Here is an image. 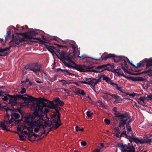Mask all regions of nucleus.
Returning a JSON list of instances; mask_svg holds the SVG:
<instances>
[{
  "instance_id": "7c9ffc66",
  "label": "nucleus",
  "mask_w": 152,
  "mask_h": 152,
  "mask_svg": "<svg viewBox=\"0 0 152 152\" xmlns=\"http://www.w3.org/2000/svg\"><path fill=\"white\" fill-rule=\"evenodd\" d=\"M9 95H11L10 94H6L4 97L2 98V100L4 101L7 100L9 98H10V96Z\"/></svg>"
},
{
  "instance_id": "9d476101",
  "label": "nucleus",
  "mask_w": 152,
  "mask_h": 152,
  "mask_svg": "<svg viewBox=\"0 0 152 152\" xmlns=\"http://www.w3.org/2000/svg\"><path fill=\"white\" fill-rule=\"evenodd\" d=\"M38 34L37 33L34 31H31L28 33H24V36L26 37V39H34L38 40L39 41L41 42H44L41 40L40 38L38 37H34Z\"/></svg>"
},
{
  "instance_id": "0e129e2a",
  "label": "nucleus",
  "mask_w": 152,
  "mask_h": 152,
  "mask_svg": "<svg viewBox=\"0 0 152 152\" xmlns=\"http://www.w3.org/2000/svg\"><path fill=\"white\" fill-rule=\"evenodd\" d=\"M10 31H7V33L6 34V37H9L10 36Z\"/></svg>"
},
{
  "instance_id": "4468645a",
  "label": "nucleus",
  "mask_w": 152,
  "mask_h": 152,
  "mask_svg": "<svg viewBox=\"0 0 152 152\" xmlns=\"http://www.w3.org/2000/svg\"><path fill=\"white\" fill-rule=\"evenodd\" d=\"M129 62L130 63V64L133 67L134 69H137L138 68L142 66H143L145 63V60H142L140 61L139 63L137 64V66H136L134 64L131 63L128 60Z\"/></svg>"
},
{
  "instance_id": "69168bd1",
  "label": "nucleus",
  "mask_w": 152,
  "mask_h": 152,
  "mask_svg": "<svg viewBox=\"0 0 152 152\" xmlns=\"http://www.w3.org/2000/svg\"><path fill=\"white\" fill-rule=\"evenodd\" d=\"M140 101H141L143 102V103H144V99L142 97H141L139 99Z\"/></svg>"
},
{
  "instance_id": "4be33fe9",
  "label": "nucleus",
  "mask_w": 152,
  "mask_h": 152,
  "mask_svg": "<svg viewBox=\"0 0 152 152\" xmlns=\"http://www.w3.org/2000/svg\"><path fill=\"white\" fill-rule=\"evenodd\" d=\"M54 101L55 102L57 103L58 105L59 104L61 106H63L64 104V102L61 100H60L59 97H57L56 99H55Z\"/></svg>"
},
{
  "instance_id": "bf43d9fd",
  "label": "nucleus",
  "mask_w": 152,
  "mask_h": 152,
  "mask_svg": "<svg viewBox=\"0 0 152 152\" xmlns=\"http://www.w3.org/2000/svg\"><path fill=\"white\" fill-rule=\"evenodd\" d=\"M114 129L115 130V131H120L119 128L118 127H114Z\"/></svg>"
},
{
  "instance_id": "c9c22d12",
  "label": "nucleus",
  "mask_w": 152,
  "mask_h": 152,
  "mask_svg": "<svg viewBox=\"0 0 152 152\" xmlns=\"http://www.w3.org/2000/svg\"><path fill=\"white\" fill-rule=\"evenodd\" d=\"M135 137H132L130 136H128V137L127 138L129 140V141L131 142H134V138Z\"/></svg>"
},
{
  "instance_id": "2eb2a0df",
  "label": "nucleus",
  "mask_w": 152,
  "mask_h": 152,
  "mask_svg": "<svg viewBox=\"0 0 152 152\" xmlns=\"http://www.w3.org/2000/svg\"><path fill=\"white\" fill-rule=\"evenodd\" d=\"M57 71L58 72H60L63 73V74L65 76H66L67 75H68L71 76H73L74 74L69 72V70H67L66 69H62L61 68H57L56 69Z\"/></svg>"
},
{
  "instance_id": "aec40b11",
  "label": "nucleus",
  "mask_w": 152,
  "mask_h": 152,
  "mask_svg": "<svg viewBox=\"0 0 152 152\" xmlns=\"http://www.w3.org/2000/svg\"><path fill=\"white\" fill-rule=\"evenodd\" d=\"M146 65L147 68L152 66V58L145 59Z\"/></svg>"
},
{
  "instance_id": "9b49d317",
  "label": "nucleus",
  "mask_w": 152,
  "mask_h": 152,
  "mask_svg": "<svg viewBox=\"0 0 152 152\" xmlns=\"http://www.w3.org/2000/svg\"><path fill=\"white\" fill-rule=\"evenodd\" d=\"M46 118H47V121L48 122H47L46 121H45V124L46 125L50 126V127L51 126V125H52V126L51 127H50V130L48 131L46 133H45V131L43 133H42V134H46L47 135L49 133L50 131H52V130H53L56 129H55V124H52V120H50H50H49V118H48L47 117Z\"/></svg>"
},
{
  "instance_id": "603ef678",
  "label": "nucleus",
  "mask_w": 152,
  "mask_h": 152,
  "mask_svg": "<svg viewBox=\"0 0 152 152\" xmlns=\"http://www.w3.org/2000/svg\"><path fill=\"white\" fill-rule=\"evenodd\" d=\"M134 142H136V143H139V139L136 137H134Z\"/></svg>"
},
{
  "instance_id": "5fc2aeb1",
  "label": "nucleus",
  "mask_w": 152,
  "mask_h": 152,
  "mask_svg": "<svg viewBox=\"0 0 152 152\" xmlns=\"http://www.w3.org/2000/svg\"><path fill=\"white\" fill-rule=\"evenodd\" d=\"M136 94H135L134 93H133L132 94H129V93H126V95H129L130 96H132L133 97H134L135 96V95Z\"/></svg>"
},
{
  "instance_id": "cd10ccee",
  "label": "nucleus",
  "mask_w": 152,
  "mask_h": 152,
  "mask_svg": "<svg viewBox=\"0 0 152 152\" xmlns=\"http://www.w3.org/2000/svg\"><path fill=\"white\" fill-rule=\"evenodd\" d=\"M102 76H102V75H101L97 79L94 78L95 80H94V82L95 86L97 84L98 82H100L101 81V78H102Z\"/></svg>"
},
{
  "instance_id": "c03bdc74",
  "label": "nucleus",
  "mask_w": 152,
  "mask_h": 152,
  "mask_svg": "<svg viewBox=\"0 0 152 152\" xmlns=\"http://www.w3.org/2000/svg\"><path fill=\"white\" fill-rule=\"evenodd\" d=\"M21 89H22V90L20 91V92L21 94H23L26 92V90L25 88L22 87L21 88Z\"/></svg>"
},
{
  "instance_id": "79ce46f5",
  "label": "nucleus",
  "mask_w": 152,
  "mask_h": 152,
  "mask_svg": "<svg viewBox=\"0 0 152 152\" xmlns=\"http://www.w3.org/2000/svg\"><path fill=\"white\" fill-rule=\"evenodd\" d=\"M117 107H114L113 108V111L115 112V113H114V115H115V113H116V114L117 113V114H118V113L121 114V113H120V112H118V111L117 110ZM122 113H122L121 114H122Z\"/></svg>"
},
{
  "instance_id": "de8ad7c7",
  "label": "nucleus",
  "mask_w": 152,
  "mask_h": 152,
  "mask_svg": "<svg viewBox=\"0 0 152 152\" xmlns=\"http://www.w3.org/2000/svg\"><path fill=\"white\" fill-rule=\"evenodd\" d=\"M139 143H140L141 144H142L144 143H145V139H141L140 140L139 139Z\"/></svg>"
},
{
  "instance_id": "dca6fc26",
  "label": "nucleus",
  "mask_w": 152,
  "mask_h": 152,
  "mask_svg": "<svg viewBox=\"0 0 152 152\" xmlns=\"http://www.w3.org/2000/svg\"><path fill=\"white\" fill-rule=\"evenodd\" d=\"M128 145L129 146L127 145L126 148L124 150V151H125V152H135L134 147L133 145H130V143H129Z\"/></svg>"
},
{
  "instance_id": "f03ea898",
  "label": "nucleus",
  "mask_w": 152,
  "mask_h": 152,
  "mask_svg": "<svg viewBox=\"0 0 152 152\" xmlns=\"http://www.w3.org/2000/svg\"><path fill=\"white\" fill-rule=\"evenodd\" d=\"M38 104L39 107L42 110L44 114H47L49 111L48 108L55 109L56 112L50 115V118L52 120L51 124H55V129H57L62 124L61 123L60 115L58 109H61L58 104L53 103L52 101H50L46 99L44 97H39Z\"/></svg>"
},
{
  "instance_id": "4c0bfd02",
  "label": "nucleus",
  "mask_w": 152,
  "mask_h": 152,
  "mask_svg": "<svg viewBox=\"0 0 152 152\" xmlns=\"http://www.w3.org/2000/svg\"><path fill=\"white\" fill-rule=\"evenodd\" d=\"M86 115L88 118H90L93 115V113L88 111L86 113Z\"/></svg>"
},
{
  "instance_id": "a18cd8bd",
  "label": "nucleus",
  "mask_w": 152,
  "mask_h": 152,
  "mask_svg": "<svg viewBox=\"0 0 152 152\" xmlns=\"http://www.w3.org/2000/svg\"><path fill=\"white\" fill-rule=\"evenodd\" d=\"M11 48V46H9L8 47H7L5 48H3V52L5 51H6L8 50H9Z\"/></svg>"
},
{
  "instance_id": "6ab92c4d",
  "label": "nucleus",
  "mask_w": 152,
  "mask_h": 152,
  "mask_svg": "<svg viewBox=\"0 0 152 152\" xmlns=\"http://www.w3.org/2000/svg\"><path fill=\"white\" fill-rule=\"evenodd\" d=\"M94 78H86L85 80L88 84L87 85H90L91 86H95L94 83Z\"/></svg>"
},
{
  "instance_id": "2f4dec72",
  "label": "nucleus",
  "mask_w": 152,
  "mask_h": 152,
  "mask_svg": "<svg viewBox=\"0 0 152 152\" xmlns=\"http://www.w3.org/2000/svg\"><path fill=\"white\" fill-rule=\"evenodd\" d=\"M126 131L123 132L120 135V138L123 137L124 135H125L126 138H127L128 136L126 134Z\"/></svg>"
},
{
  "instance_id": "f3484780",
  "label": "nucleus",
  "mask_w": 152,
  "mask_h": 152,
  "mask_svg": "<svg viewBox=\"0 0 152 152\" xmlns=\"http://www.w3.org/2000/svg\"><path fill=\"white\" fill-rule=\"evenodd\" d=\"M10 99L9 104L12 105H15L17 103L16 99L15 98V95H9Z\"/></svg>"
},
{
  "instance_id": "473e14b6",
  "label": "nucleus",
  "mask_w": 152,
  "mask_h": 152,
  "mask_svg": "<svg viewBox=\"0 0 152 152\" xmlns=\"http://www.w3.org/2000/svg\"><path fill=\"white\" fill-rule=\"evenodd\" d=\"M120 133V131H115L114 133V134L115 136L119 138L120 137L119 134Z\"/></svg>"
},
{
  "instance_id": "412c9836",
  "label": "nucleus",
  "mask_w": 152,
  "mask_h": 152,
  "mask_svg": "<svg viewBox=\"0 0 152 152\" xmlns=\"http://www.w3.org/2000/svg\"><path fill=\"white\" fill-rule=\"evenodd\" d=\"M7 112V116L8 120H9L10 118V115L11 113L13 111L12 109H10L9 107H7L5 109Z\"/></svg>"
},
{
  "instance_id": "774afa93",
  "label": "nucleus",
  "mask_w": 152,
  "mask_h": 152,
  "mask_svg": "<svg viewBox=\"0 0 152 152\" xmlns=\"http://www.w3.org/2000/svg\"><path fill=\"white\" fill-rule=\"evenodd\" d=\"M100 151L99 149H97L94 151L93 152H100Z\"/></svg>"
},
{
  "instance_id": "a19ab883",
  "label": "nucleus",
  "mask_w": 152,
  "mask_h": 152,
  "mask_svg": "<svg viewBox=\"0 0 152 152\" xmlns=\"http://www.w3.org/2000/svg\"><path fill=\"white\" fill-rule=\"evenodd\" d=\"M104 121L105 123L107 125L110 124V120L107 119H105Z\"/></svg>"
},
{
  "instance_id": "423d86ee",
  "label": "nucleus",
  "mask_w": 152,
  "mask_h": 152,
  "mask_svg": "<svg viewBox=\"0 0 152 152\" xmlns=\"http://www.w3.org/2000/svg\"><path fill=\"white\" fill-rule=\"evenodd\" d=\"M42 66V64L36 63L29 64L24 67L26 69L32 71L37 76H39V72H40V69Z\"/></svg>"
},
{
  "instance_id": "09e8293b",
  "label": "nucleus",
  "mask_w": 152,
  "mask_h": 152,
  "mask_svg": "<svg viewBox=\"0 0 152 152\" xmlns=\"http://www.w3.org/2000/svg\"><path fill=\"white\" fill-rule=\"evenodd\" d=\"M24 69H23L22 70V72H23V74L24 75L26 74L27 71H30V70L26 69L24 67Z\"/></svg>"
},
{
  "instance_id": "c85d7f7f",
  "label": "nucleus",
  "mask_w": 152,
  "mask_h": 152,
  "mask_svg": "<svg viewBox=\"0 0 152 152\" xmlns=\"http://www.w3.org/2000/svg\"><path fill=\"white\" fill-rule=\"evenodd\" d=\"M0 125L2 129L8 131V130L7 129L6 126L5 125L4 123L2 122L1 124H0Z\"/></svg>"
},
{
  "instance_id": "680f3d73",
  "label": "nucleus",
  "mask_w": 152,
  "mask_h": 152,
  "mask_svg": "<svg viewBox=\"0 0 152 152\" xmlns=\"http://www.w3.org/2000/svg\"><path fill=\"white\" fill-rule=\"evenodd\" d=\"M128 120L126 121V122H127V123H129L131 122V117H129V114H128Z\"/></svg>"
},
{
  "instance_id": "864d4df0",
  "label": "nucleus",
  "mask_w": 152,
  "mask_h": 152,
  "mask_svg": "<svg viewBox=\"0 0 152 152\" xmlns=\"http://www.w3.org/2000/svg\"><path fill=\"white\" fill-rule=\"evenodd\" d=\"M41 127H37L34 129V131L36 132H39V129Z\"/></svg>"
},
{
  "instance_id": "ddd939ff",
  "label": "nucleus",
  "mask_w": 152,
  "mask_h": 152,
  "mask_svg": "<svg viewBox=\"0 0 152 152\" xmlns=\"http://www.w3.org/2000/svg\"><path fill=\"white\" fill-rule=\"evenodd\" d=\"M12 39L17 43V45H18L20 44V42H21L26 40V39L24 36L23 38H21L19 36H14L12 37Z\"/></svg>"
},
{
  "instance_id": "8fccbe9b",
  "label": "nucleus",
  "mask_w": 152,
  "mask_h": 152,
  "mask_svg": "<svg viewBox=\"0 0 152 152\" xmlns=\"http://www.w3.org/2000/svg\"><path fill=\"white\" fill-rule=\"evenodd\" d=\"M20 140L21 141H24L25 140V139L23 138L24 136L22 134L19 135Z\"/></svg>"
},
{
  "instance_id": "6e6552de",
  "label": "nucleus",
  "mask_w": 152,
  "mask_h": 152,
  "mask_svg": "<svg viewBox=\"0 0 152 152\" xmlns=\"http://www.w3.org/2000/svg\"><path fill=\"white\" fill-rule=\"evenodd\" d=\"M15 111L13 110L10 114V116L11 117V119L8 121H5V123L6 124H11L12 123L15 121V119H17L19 118L20 115L15 113L16 112V110H18L19 112L21 114H22L20 108L17 107L16 109H15Z\"/></svg>"
},
{
  "instance_id": "7ed1b4c3",
  "label": "nucleus",
  "mask_w": 152,
  "mask_h": 152,
  "mask_svg": "<svg viewBox=\"0 0 152 152\" xmlns=\"http://www.w3.org/2000/svg\"><path fill=\"white\" fill-rule=\"evenodd\" d=\"M32 109L34 110V112L24 117L25 122L31 127V128H33L35 127L44 128V126L42 123V121H45L42 118L43 116L42 114H44L42 110H41L37 104L33 105Z\"/></svg>"
},
{
  "instance_id": "e2e57ef3",
  "label": "nucleus",
  "mask_w": 152,
  "mask_h": 152,
  "mask_svg": "<svg viewBox=\"0 0 152 152\" xmlns=\"http://www.w3.org/2000/svg\"><path fill=\"white\" fill-rule=\"evenodd\" d=\"M79 82L80 83H83V84H88V83H87V82H86V81H79Z\"/></svg>"
},
{
  "instance_id": "a878e982",
  "label": "nucleus",
  "mask_w": 152,
  "mask_h": 152,
  "mask_svg": "<svg viewBox=\"0 0 152 152\" xmlns=\"http://www.w3.org/2000/svg\"><path fill=\"white\" fill-rule=\"evenodd\" d=\"M102 79L103 80H105L106 82L109 83V82L111 80L110 78L107 76H105L104 75H102Z\"/></svg>"
},
{
  "instance_id": "13d9d810",
  "label": "nucleus",
  "mask_w": 152,
  "mask_h": 152,
  "mask_svg": "<svg viewBox=\"0 0 152 152\" xmlns=\"http://www.w3.org/2000/svg\"><path fill=\"white\" fill-rule=\"evenodd\" d=\"M57 46H58V47H60V48H66L67 49V47L66 46H63L62 45H59L58 44H56Z\"/></svg>"
},
{
  "instance_id": "37998d69",
  "label": "nucleus",
  "mask_w": 152,
  "mask_h": 152,
  "mask_svg": "<svg viewBox=\"0 0 152 152\" xmlns=\"http://www.w3.org/2000/svg\"><path fill=\"white\" fill-rule=\"evenodd\" d=\"M147 97L148 99L147 100H152V94H150L149 95H147Z\"/></svg>"
},
{
  "instance_id": "3c124183",
  "label": "nucleus",
  "mask_w": 152,
  "mask_h": 152,
  "mask_svg": "<svg viewBox=\"0 0 152 152\" xmlns=\"http://www.w3.org/2000/svg\"><path fill=\"white\" fill-rule=\"evenodd\" d=\"M110 84L113 87H115V86H117L118 85V84L115 83L113 82H112L111 80H110Z\"/></svg>"
},
{
  "instance_id": "58836bf2",
  "label": "nucleus",
  "mask_w": 152,
  "mask_h": 152,
  "mask_svg": "<svg viewBox=\"0 0 152 152\" xmlns=\"http://www.w3.org/2000/svg\"><path fill=\"white\" fill-rule=\"evenodd\" d=\"M42 134H41V135H39V134H35L34 133H33L32 134H31V137L32 136H34L35 137H38L40 136H41Z\"/></svg>"
},
{
  "instance_id": "393cba45",
  "label": "nucleus",
  "mask_w": 152,
  "mask_h": 152,
  "mask_svg": "<svg viewBox=\"0 0 152 152\" xmlns=\"http://www.w3.org/2000/svg\"><path fill=\"white\" fill-rule=\"evenodd\" d=\"M77 50L78 51V55L77 56H76V57L77 56V57L79 58L80 60H83L85 58H87V56L85 54H83L82 55V56H79L80 53V50H79L77 49Z\"/></svg>"
},
{
  "instance_id": "bb28decb",
  "label": "nucleus",
  "mask_w": 152,
  "mask_h": 152,
  "mask_svg": "<svg viewBox=\"0 0 152 152\" xmlns=\"http://www.w3.org/2000/svg\"><path fill=\"white\" fill-rule=\"evenodd\" d=\"M17 44V43L13 39L11 40L8 43V45H9V46H11V48L15 45V44Z\"/></svg>"
},
{
  "instance_id": "39448f33",
  "label": "nucleus",
  "mask_w": 152,
  "mask_h": 152,
  "mask_svg": "<svg viewBox=\"0 0 152 152\" xmlns=\"http://www.w3.org/2000/svg\"><path fill=\"white\" fill-rule=\"evenodd\" d=\"M24 96H26L27 97L23 95L18 94L16 96H15V98L16 99H22L24 100L25 101H27L28 102V103H29V102L35 101L36 103L33 102L32 104V105L31 106V107H32V106L33 105L35 104H38V101H39V98H35L34 97L32 96H30L29 95H28L27 94H26L24 95Z\"/></svg>"
},
{
  "instance_id": "052dcab7",
  "label": "nucleus",
  "mask_w": 152,
  "mask_h": 152,
  "mask_svg": "<svg viewBox=\"0 0 152 152\" xmlns=\"http://www.w3.org/2000/svg\"><path fill=\"white\" fill-rule=\"evenodd\" d=\"M80 94H81L82 95H86V93L84 92V91L83 90H81Z\"/></svg>"
},
{
  "instance_id": "1a4fd4ad",
  "label": "nucleus",
  "mask_w": 152,
  "mask_h": 152,
  "mask_svg": "<svg viewBox=\"0 0 152 152\" xmlns=\"http://www.w3.org/2000/svg\"><path fill=\"white\" fill-rule=\"evenodd\" d=\"M107 58H113V60L115 63L118 62L120 61L121 59L120 57L116 56L115 54L111 53L107 54L103 57L96 58L95 59L97 60H102L103 59L106 60Z\"/></svg>"
},
{
  "instance_id": "72a5a7b5",
  "label": "nucleus",
  "mask_w": 152,
  "mask_h": 152,
  "mask_svg": "<svg viewBox=\"0 0 152 152\" xmlns=\"http://www.w3.org/2000/svg\"><path fill=\"white\" fill-rule=\"evenodd\" d=\"M152 140L151 139H149L148 138H147L146 139H145V143H150Z\"/></svg>"
},
{
  "instance_id": "20e7f679",
  "label": "nucleus",
  "mask_w": 152,
  "mask_h": 152,
  "mask_svg": "<svg viewBox=\"0 0 152 152\" xmlns=\"http://www.w3.org/2000/svg\"><path fill=\"white\" fill-rule=\"evenodd\" d=\"M112 72L113 73H117L118 76L120 77L121 75L123 76L124 77L128 78L134 81H140L143 82L145 81L146 80L145 78H144L142 77H127L123 74L122 70L121 68L114 69L112 71Z\"/></svg>"
},
{
  "instance_id": "b1692460",
  "label": "nucleus",
  "mask_w": 152,
  "mask_h": 152,
  "mask_svg": "<svg viewBox=\"0 0 152 152\" xmlns=\"http://www.w3.org/2000/svg\"><path fill=\"white\" fill-rule=\"evenodd\" d=\"M118 147L120 149L121 151H123L126 148L127 145L126 144L124 145L123 143H119L117 144Z\"/></svg>"
},
{
  "instance_id": "f257e3e1",
  "label": "nucleus",
  "mask_w": 152,
  "mask_h": 152,
  "mask_svg": "<svg viewBox=\"0 0 152 152\" xmlns=\"http://www.w3.org/2000/svg\"><path fill=\"white\" fill-rule=\"evenodd\" d=\"M70 47L73 49L72 52L68 53L64 51L58 52L61 58L64 65L70 69H75L80 72H102L104 70L110 71V70L107 66L110 64H103L101 66H86L85 65H78L74 61L77 52L75 49V46L72 44L70 45Z\"/></svg>"
},
{
  "instance_id": "f8f14e48",
  "label": "nucleus",
  "mask_w": 152,
  "mask_h": 152,
  "mask_svg": "<svg viewBox=\"0 0 152 152\" xmlns=\"http://www.w3.org/2000/svg\"><path fill=\"white\" fill-rule=\"evenodd\" d=\"M45 46L46 48L52 53L53 55H54V54H55L56 56H57V55L56 54V52L55 51V50H56V52L58 53V52H60L61 51L60 50H58L56 49V47L54 46H50L46 45H45Z\"/></svg>"
},
{
  "instance_id": "4d7b16f0",
  "label": "nucleus",
  "mask_w": 152,
  "mask_h": 152,
  "mask_svg": "<svg viewBox=\"0 0 152 152\" xmlns=\"http://www.w3.org/2000/svg\"><path fill=\"white\" fill-rule=\"evenodd\" d=\"M127 128V132L128 133H129V132L132 131V129L131 127V126H129V127Z\"/></svg>"
},
{
  "instance_id": "5701e85b",
  "label": "nucleus",
  "mask_w": 152,
  "mask_h": 152,
  "mask_svg": "<svg viewBox=\"0 0 152 152\" xmlns=\"http://www.w3.org/2000/svg\"><path fill=\"white\" fill-rule=\"evenodd\" d=\"M142 73H147V75L150 76H152V69H149L146 70H144Z\"/></svg>"
},
{
  "instance_id": "c756f323",
  "label": "nucleus",
  "mask_w": 152,
  "mask_h": 152,
  "mask_svg": "<svg viewBox=\"0 0 152 152\" xmlns=\"http://www.w3.org/2000/svg\"><path fill=\"white\" fill-rule=\"evenodd\" d=\"M23 133L26 135L28 136L29 140L30 141H33L34 140H32L31 139V134L29 132H27L26 131H24L23 132Z\"/></svg>"
},
{
  "instance_id": "49530a36",
  "label": "nucleus",
  "mask_w": 152,
  "mask_h": 152,
  "mask_svg": "<svg viewBox=\"0 0 152 152\" xmlns=\"http://www.w3.org/2000/svg\"><path fill=\"white\" fill-rule=\"evenodd\" d=\"M5 95V92L2 91H0V97H3Z\"/></svg>"
},
{
  "instance_id": "a211bd4d",
  "label": "nucleus",
  "mask_w": 152,
  "mask_h": 152,
  "mask_svg": "<svg viewBox=\"0 0 152 152\" xmlns=\"http://www.w3.org/2000/svg\"><path fill=\"white\" fill-rule=\"evenodd\" d=\"M104 93L110 95V96H111L113 98L115 99L116 102H118L121 100V97L117 94H111L109 92Z\"/></svg>"
},
{
  "instance_id": "ea45409f",
  "label": "nucleus",
  "mask_w": 152,
  "mask_h": 152,
  "mask_svg": "<svg viewBox=\"0 0 152 152\" xmlns=\"http://www.w3.org/2000/svg\"><path fill=\"white\" fill-rule=\"evenodd\" d=\"M116 88L119 91H120L123 93V90L122 88L119 87L118 85L116 86Z\"/></svg>"
},
{
  "instance_id": "338daca9",
  "label": "nucleus",
  "mask_w": 152,
  "mask_h": 152,
  "mask_svg": "<svg viewBox=\"0 0 152 152\" xmlns=\"http://www.w3.org/2000/svg\"><path fill=\"white\" fill-rule=\"evenodd\" d=\"M124 72H126L127 73H128V74L130 73V72L126 68L124 69Z\"/></svg>"
},
{
  "instance_id": "0eeeda50",
  "label": "nucleus",
  "mask_w": 152,
  "mask_h": 152,
  "mask_svg": "<svg viewBox=\"0 0 152 152\" xmlns=\"http://www.w3.org/2000/svg\"><path fill=\"white\" fill-rule=\"evenodd\" d=\"M115 117H118L121 119L120 122L119 123L118 126L121 127L124 126V129H125V125L126 123V121L128 120V113L126 112L123 113L122 114H115Z\"/></svg>"
},
{
  "instance_id": "6e6d98bb",
  "label": "nucleus",
  "mask_w": 152,
  "mask_h": 152,
  "mask_svg": "<svg viewBox=\"0 0 152 152\" xmlns=\"http://www.w3.org/2000/svg\"><path fill=\"white\" fill-rule=\"evenodd\" d=\"M81 143L83 146H86L87 144V143L86 141H82L81 142Z\"/></svg>"
},
{
  "instance_id": "f704fd0d",
  "label": "nucleus",
  "mask_w": 152,
  "mask_h": 152,
  "mask_svg": "<svg viewBox=\"0 0 152 152\" xmlns=\"http://www.w3.org/2000/svg\"><path fill=\"white\" fill-rule=\"evenodd\" d=\"M75 130L77 131H83L84 130L83 128H80L78 126H76L75 127Z\"/></svg>"
},
{
  "instance_id": "e433bc0d",
  "label": "nucleus",
  "mask_w": 152,
  "mask_h": 152,
  "mask_svg": "<svg viewBox=\"0 0 152 152\" xmlns=\"http://www.w3.org/2000/svg\"><path fill=\"white\" fill-rule=\"evenodd\" d=\"M97 102L99 103L100 105L102 107H105V105L104 103L102 102V100H99L97 101Z\"/></svg>"
}]
</instances>
